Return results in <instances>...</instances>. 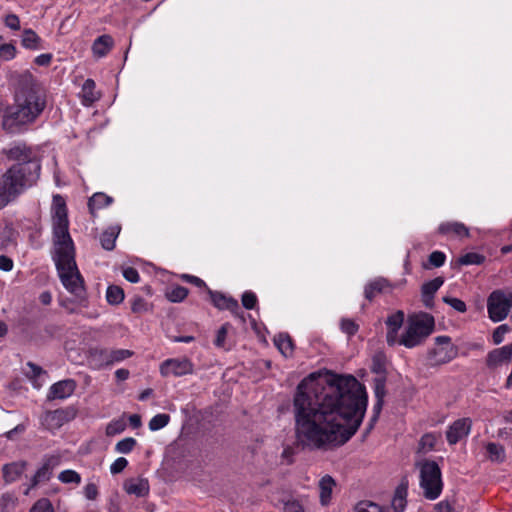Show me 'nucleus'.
Returning <instances> with one entry per match:
<instances>
[{"mask_svg":"<svg viewBox=\"0 0 512 512\" xmlns=\"http://www.w3.org/2000/svg\"><path fill=\"white\" fill-rule=\"evenodd\" d=\"M486 448L491 461L503 462L505 460V449L502 445L491 442Z\"/></svg>","mask_w":512,"mask_h":512,"instance_id":"obj_28","label":"nucleus"},{"mask_svg":"<svg viewBox=\"0 0 512 512\" xmlns=\"http://www.w3.org/2000/svg\"><path fill=\"white\" fill-rule=\"evenodd\" d=\"M58 479L65 484L74 483L78 485L81 483L80 474L70 469L60 472V474L58 475Z\"/></svg>","mask_w":512,"mask_h":512,"instance_id":"obj_35","label":"nucleus"},{"mask_svg":"<svg viewBox=\"0 0 512 512\" xmlns=\"http://www.w3.org/2000/svg\"><path fill=\"white\" fill-rule=\"evenodd\" d=\"M136 444H137V442H136V440L134 438L127 437V438H124V439L120 440L116 444L115 450L118 453L128 454V453H130L134 449Z\"/></svg>","mask_w":512,"mask_h":512,"instance_id":"obj_36","label":"nucleus"},{"mask_svg":"<svg viewBox=\"0 0 512 512\" xmlns=\"http://www.w3.org/2000/svg\"><path fill=\"white\" fill-rule=\"evenodd\" d=\"M4 24L11 30L20 29V19L16 14H8L4 18Z\"/></svg>","mask_w":512,"mask_h":512,"instance_id":"obj_53","label":"nucleus"},{"mask_svg":"<svg viewBox=\"0 0 512 512\" xmlns=\"http://www.w3.org/2000/svg\"><path fill=\"white\" fill-rule=\"evenodd\" d=\"M59 464V458L56 456H46L43 459L42 466L35 472L31 478V483L24 491L28 495L30 490L35 488L42 482H47L51 479L54 468Z\"/></svg>","mask_w":512,"mask_h":512,"instance_id":"obj_10","label":"nucleus"},{"mask_svg":"<svg viewBox=\"0 0 512 512\" xmlns=\"http://www.w3.org/2000/svg\"><path fill=\"white\" fill-rule=\"evenodd\" d=\"M21 43L23 47L30 50H38L42 48V39L32 29H25L23 31Z\"/></svg>","mask_w":512,"mask_h":512,"instance_id":"obj_22","label":"nucleus"},{"mask_svg":"<svg viewBox=\"0 0 512 512\" xmlns=\"http://www.w3.org/2000/svg\"><path fill=\"white\" fill-rule=\"evenodd\" d=\"M383 405H384V401H378L376 400L374 406H373V415L370 419V423H369V428L368 430L372 429L374 424L376 423V421L378 420L379 418V415L381 413V410L383 408Z\"/></svg>","mask_w":512,"mask_h":512,"instance_id":"obj_56","label":"nucleus"},{"mask_svg":"<svg viewBox=\"0 0 512 512\" xmlns=\"http://www.w3.org/2000/svg\"><path fill=\"white\" fill-rule=\"evenodd\" d=\"M355 509L356 512H385L380 505L370 501L359 502Z\"/></svg>","mask_w":512,"mask_h":512,"instance_id":"obj_41","label":"nucleus"},{"mask_svg":"<svg viewBox=\"0 0 512 512\" xmlns=\"http://www.w3.org/2000/svg\"><path fill=\"white\" fill-rule=\"evenodd\" d=\"M75 388L76 382L72 379L56 382L50 387L47 399H66L74 393Z\"/></svg>","mask_w":512,"mask_h":512,"instance_id":"obj_14","label":"nucleus"},{"mask_svg":"<svg viewBox=\"0 0 512 512\" xmlns=\"http://www.w3.org/2000/svg\"><path fill=\"white\" fill-rule=\"evenodd\" d=\"M444 284V278L439 276L428 282H425L421 287L422 302L426 308H433L434 295L439 288Z\"/></svg>","mask_w":512,"mask_h":512,"instance_id":"obj_16","label":"nucleus"},{"mask_svg":"<svg viewBox=\"0 0 512 512\" xmlns=\"http://www.w3.org/2000/svg\"><path fill=\"white\" fill-rule=\"evenodd\" d=\"M106 299L110 305H118L124 300V291L120 286L109 285L106 291Z\"/></svg>","mask_w":512,"mask_h":512,"instance_id":"obj_26","label":"nucleus"},{"mask_svg":"<svg viewBox=\"0 0 512 512\" xmlns=\"http://www.w3.org/2000/svg\"><path fill=\"white\" fill-rule=\"evenodd\" d=\"M83 102L85 104H92L98 99L95 92V82L92 79H87L82 86Z\"/></svg>","mask_w":512,"mask_h":512,"instance_id":"obj_27","label":"nucleus"},{"mask_svg":"<svg viewBox=\"0 0 512 512\" xmlns=\"http://www.w3.org/2000/svg\"><path fill=\"white\" fill-rule=\"evenodd\" d=\"M193 372V364L187 358H173L165 360L160 366V373L167 377L170 375L180 377L191 374Z\"/></svg>","mask_w":512,"mask_h":512,"instance_id":"obj_9","label":"nucleus"},{"mask_svg":"<svg viewBox=\"0 0 512 512\" xmlns=\"http://www.w3.org/2000/svg\"><path fill=\"white\" fill-rule=\"evenodd\" d=\"M319 496L322 505L329 504L333 488L336 486V481L330 475L323 476L319 481Z\"/></svg>","mask_w":512,"mask_h":512,"instance_id":"obj_19","label":"nucleus"},{"mask_svg":"<svg viewBox=\"0 0 512 512\" xmlns=\"http://www.w3.org/2000/svg\"><path fill=\"white\" fill-rule=\"evenodd\" d=\"M183 279L199 288H204L207 290L209 288L206 283L199 277L194 275H183Z\"/></svg>","mask_w":512,"mask_h":512,"instance_id":"obj_60","label":"nucleus"},{"mask_svg":"<svg viewBox=\"0 0 512 512\" xmlns=\"http://www.w3.org/2000/svg\"><path fill=\"white\" fill-rule=\"evenodd\" d=\"M12 269H13V260L6 255H0V270L9 272Z\"/></svg>","mask_w":512,"mask_h":512,"instance_id":"obj_61","label":"nucleus"},{"mask_svg":"<svg viewBox=\"0 0 512 512\" xmlns=\"http://www.w3.org/2000/svg\"><path fill=\"white\" fill-rule=\"evenodd\" d=\"M446 260V255L441 251H434L428 257V264H424L423 267L425 269H430L431 267H441L444 265Z\"/></svg>","mask_w":512,"mask_h":512,"instance_id":"obj_32","label":"nucleus"},{"mask_svg":"<svg viewBox=\"0 0 512 512\" xmlns=\"http://www.w3.org/2000/svg\"><path fill=\"white\" fill-rule=\"evenodd\" d=\"M73 414L67 409H56L46 415V422L52 428H60L73 418Z\"/></svg>","mask_w":512,"mask_h":512,"instance_id":"obj_18","label":"nucleus"},{"mask_svg":"<svg viewBox=\"0 0 512 512\" xmlns=\"http://www.w3.org/2000/svg\"><path fill=\"white\" fill-rule=\"evenodd\" d=\"M123 276L127 281H129L131 283H137L140 280L138 271L133 267L125 268L123 270Z\"/></svg>","mask_w":512,"mask_h":512,"instance_id":"obj_55","label":"nucleus"},{"mask_svg":"<svg viewBox=\"0 0 512 512\" xmlns=\"http://www.w3.org/2000/svg\"><path fill=\"white\" fill-rule=\"evenodd\" d=\"M188 295V289L183 286H175L172 287L167 293L166 296L169 301L177 303L183 301Z\"/></svg>","mask_w":512,"mask_h":512,"instance_id":"obj_30","label":"nucleus"},{"mask_svg":"<svg viewBox=\"0 0 512 512\" xmlns=\"http://www.w3.org/2000/svg\"><path fill=\"white\" fill-rule=\"evenodd\" d=\"M509 331V327L506 324L497 327L492 335L494 344L498 345L504 340L505 334Z\"/></svg>","mask_w":512,"mask_h":512,"instance_id":"obj_50","label":"nucleus"},{"mask_svg":"<svg viewBox=\"0 0 512 512\" xmlns=\"http://www.w3.org/2000/svg\"><path fill=\"white\" fill-rule=\"evenodd\" d=\"M372 372L376 374H384L385 373V363L380 356H375L372 361Z\"/></svg>","mask_w":512,"mask_h":512,"instance_id":"obj_57","label":"nucleus"},{"mask_svg":"<svg viewBox=\"0 0 512 512\" xmlns=\"http://www.w3.org/2000/svg\"><path fill=\"white\" fill-rule=\"evenodd\" d=\"M472 426L470 418H461L452 423L446 432V438L449 444L454 445L463 437H466Z\"/></svg>","mask_w":512,"mask_h":512,"instance_id":"obj_12","label":"nucleus"},{"mask_svg":"<svg viewBox=\"0 0 512 512\" xmlns=\"http://www.w3.org/2000/svg\"><path fill=\"white\" fill-rule=\"evenodd\" d=\"M113 199L101 192L95 193L88 201V208L91 214H94L96 209L104 208L112 203Z\"/></svg>","mask_w":512,"mask_h":512,"instance_id":"obj_24","label":"nucleus"},{"mask_svg":"<svg viewBox=\"0 0 512 512\" xmlns=\"http://www.w3.org/2000/svg\"><path fill=\"white\" fill-rule=\"evenodd\" d=\"M128 465V461L124 457L117 458L110 466V472L113 475L121 473Z\"/></svg>","mask_w":512,"mask_h":512,"instance_id":"obj_49","label":"nucleus"},{"mask_svg":"<svg viewBox=\"0 0 512 512\" xmlns=\"http://www.w3.org/2000/svg\"><path fill=\"white\" fill-rule=\"evenodd\" d=\"M420 467V486L424 490L426 499H437L443 488L441 470L439 465L432 460H424L418 463Z\"/></svg>","mask_w":512,"mask_h":512,"instance_id":"obj_6","label":"nucleus"},{"mask_svg":"<svg viewBox=\"0 0 512 512\" xmlns=\"http://www.w3.org/2000/svg\"><path fill=\"white\" fill-rule=\"evenodd\" d=\"M438 232L442 235H446V234H450V233H453L457 236H465V237H468L469 236V230L468 228L460 223V222H445V223H442L439 228H438Z\"/></svg>","mask_w":512,"mask_h":512,"instance_id":"obj_21","label":"nucleus"},{"mask_svg":"<svg viewBox=\"0 0 512 512\" xmlns=\"http://www.w3.org/2000/svg\"><path fill=\"white\" fill-rule=\"evenodd\" d=\"M84 495L88 500H96L99 495L97 485L95 483H88L84 487Z\"/></svg>","mask_w":512,"mask_h":512,"instance_id":"obj_54","label":"nucleus"},{"mask_svg":"<svg viewBox=\"0 0 512 512\" xmlns=\"http://www.w3.org/2000/svg\"><path fill=\"white\" fill-rule=\"evenodd\" d=\"M487 309L490 319L494 322L502 321L507 317L509 308L503 290H495L490 294Z\"/></svg>","mask_w":512,"mask_h":512,"instance_id":"obj_8","label":"nucleus"},{"mask_svg":"<svg viewBox=\"0 0 512 512\" xmlns=\"http://www.w3.org/2000/svg\"><path fill=\"white\" fill-rule=\"evenodd\" d=\"M119 232V227H110L109 229L105 230L100 236V243L102 248L107 251L113 250Z\"/></svg>","mask_w":512,"mask_h":512,"instance_id":"obj_23","label":"nucleus"},{"mask_svg":"<svg viewBox=\"0 0 512 512\" xmlns=\"http://www.w3.org/2000/svg\"><path fill=\"white\" fill-rule=\"evenodd\" d=\"M294 449L290 446H287L286 448H284L282 454H281V459H282V463L283 464H286V465H291L293 464L294 462Z\"/></svg>","mask_w":512,"mask_h":512,"instance_id":"obj_58","label":"nucleus"},{"mask_svg":"<svg viewBox=\"0 0 512 512\" xmlns=\"http://www.w3.org/2000/svg\"><path fill=\"white\" fill-rule=\"evenodd\" d=\"M283 512H304V509L298 501L293 500L284 503Z\"/></svg>","mask_w":512,"mask_h":512,"instance_id":"obj_59","label":"nucleus"},{"mask_svg":"<svg viewBox=\"0 0 512 512\" xmlns=\"http://www.w3.org/2000/svg\"><path fill=\"white\" fill-rule=\"evenodd\" d=\"M485 261V256L476 252H469L458 258L460 265H480Z\"/></svg>","mask_w":512,"mask_h":512,"instance_id":"obj_29","label":"nucleus"},{"mask_svg":"<svg viewBox=\"0 0 512 512\" xmlns=\"http://www.w3.org/2000/svg\"><path fill=\"white\" fill-rule=\"evenodd\" d=\"M374 393L376 400L384 401L386 395V379L384 376L377 377L374 380Z\"/></svg>","mask_w":512,"mask_h":512,"instance_id":"obj_37","label":"nucleus"},{"mask_svg":"<svg viewBox=\"0 0 512 512\" xmlns=\"http://www.w3.org/2000/svg\"><path fill=\"white\" fill-rule=\"evenodd\" d=\"M403 322H404V312L401 310H398L394 314L388 316L385 323H386L388 329L399 330L402 327Z\"/></svg>","mask_w":512,"mask_h":512,"instance_id":"obj_34","label":"nucleus"},{"mask_svg":"<svg viewBox=\"0 0 512 512\" xmlns=\"http://www.w3.org/2000/svg\"><path fill=\"white\" fill-rule=\"evenodd\" d=\"M391 289L392 285L387 279L383 277H378L365 285L364 297L368 301L372 302L377 295L385 293L386 291Z\"/></svg>","mask_w":512,"mask_h":512,"instance_id":"obj_17","label":"nucleus"},{"mask_svg":"<svg viewBox=\"0 0 512 512\" xmlns=\"http://www.w3.org/2000/svg\"><path fill=\"white\" fill-rule=\"evenodd\" d=\"M170 421L168 414H157L149 421V429L151 431H157L164 428Z\"/></svg>","mask_w":512,"mask_h":512,"instance_id":"obj_33","label":"nucleus"},{"mask_svg":"<svg viewBox=\"0 0 512 512\" xmlns=\"http://www.w3.org/2000/svg\"><path fill=\"white\" fill-rule=\"evenodd\" d=\"M123 489L127 494L141 498L149 495L150 485L147 478L131 477L124 481Z\"/></svg>","mask_w":512,"mask_h":512,"instance_id":"obj_13","label":"nucleus"},{"mask_svg":"<svg viewBox=\"0 0 512 512\" xmlns=\"http://www.w3.org/2000/svg\"><path fill=\"white\" fill-rule=\"evenodd\" d=\"M133 355V352L128 349H116V350H110L109 353V360L110 365L115 362L123 361Z\"/></svg>","mask_w":512,"mask_h":512,"instance_id":"obj_39","label":"nucleus"},{"mask_svg":"<svg viewBox=\"0 0 512 512\" xmlns=\"http://www.w3.org/2000/svg\"><path fill=\"white\" fill-rule=\"evenodd\" d=\"M367 402L365 386L353 375L310 374L293 398L297 444L308 450L345 444L361 425Z\"/></svg>","mask_w":512,"mask_h":512,"instance_id":"obj_1","label":"nucleus"},{"mask_svg":"<svg viewBox=\"0 0 512 512\" xmlns=\"http://www.w3.org/2000/svg\"><path fill=\"white\" fill-rule=\"evenodd\" d=\"M434 317L428 313H419L409 318L405 333L399 339V344L407 348L420 345L434 330Z\"/></svg>","mask_w":512,"mask_h":512,"instance_id":"obj_5","label":"nucleus"},{"mask_svg":"<svg viewBox=\"0 0 512 512\" xmlns=\"http://www.w3.org/2000/svg\"><path fill=\"white\" fill-rule=\"evenodd\" d=\"M443 302L450 305L453 309L460 313H464L467 310L465 302L461 299L445 296L443 297Z\"/></svg>","mask_w":512,"mask_h":512,"instance_id":"obj_44","label":"nucleus"},{"mask_svg":"<svg viewBox=\"0 0 512 512\" xmlns=\"http://www.w3.org/2000/svg\"><path fill=\"white\" fill-rule=\"evenodd\" d=\"M28 467L25 460L7 463L2 467V478L6 484L13 483L21 478Z\"/></svg>","mask_w":512,"mask_h":512,"instance_id":"obj_15","label":"nucleus"},{"mask_svg":"<svg viewBox=\"0 0 512 512\" xmlns=\"http://www.w3.org/2000/svg\"><path fill=\"white\" fill-rule=\"evenodd\" d=\"M459 349L452 343L449 336H437L435 347L427 353V360L431 366H440L451 362L458 356Z\"/></svg>","mask_w":512,"mask_h":512,"instance_id":"obj_7","label":"nucleus"},{"mask_svg":"<svg viewBox=\"0 0 512 512\" xmlns=\"http://www.w3.org/2000/svg\"><path fill=\"white\" fill-rule=\"evenodd\" d=\"M341 329L347 335L353 336L357 333L359 326L350 319H343L341 321Z\"/></svg>","mask_w":512,"mask_h":512,"instance_id":"obj_47","label":"nucleus"},{"mask_svg":"<svg viewBox=\"0 0 512 512\" xmlns=\"http://www.w3.org/2000/svg\"><path fill=\"white\" fill-rule=\"evenodd\" d=\"M30 512H54V508L49 499L41 498L32 506Z\"/></svg>","mask_w":512,"mask_h":512,"instance_id":"obj_42","label":"nucleus"},{"mask_svg":"<svg viewBox=\"0 0 512 512\" xmlns=\"http://www.w3.org/2000/svg\"><path fill=\"white\" fill-rule=\"evenodd\" d=\"M437 438L434 434L427 433L423 435L420 439V447L423 450H432L436 444Z\"/></svg>","mask_w":512,"mask_h":512,"instance_id":"obj_46","label":"nucleus"},{"mask_svg":"<svg viewBox=\"0 0 512 512\" xmlns=\"http://www.w3.org/2000/svg\"><path fill=\"white\" fill-rule=\"evenodd\" d=\"M109 353L110 350L107 349H94L92 351V356L97 358L101 364L110 365Z\"/></svg>","mask_w":512,"mask_h":512,"instance_id":"obj_52","label":"nucleus"},{"mask_svg":"<svg viewBox=\"0 0 512 512\" xmlns=\"http://www.w3.org/2000/svg\"><path fill=\"white\" fill-rule=\"evenodd\" d=\"M113 45V38L108 34H104L94 40L92 45V51L94 55L98 57H103L108 54V52L112 49Z\"/></svg>","mask_w":512,"mask_h":512,"instance_id":"obj_20","label":"nucleus"},{"mask_svg":"<svg viewBox=\"0 0 512 512\" xmlns=\"http://www.w3.org/2000/svg\"><path fill=\"white\" fill-rule=\"evenodd\" d=\"M52 226L55 265L59 278L68 292L80 303L87 301L84 279L75 261V247L69 233L68 211L64 198L56 194L52 203Z\"/></svg>","mask_w":512,"mask_h":512,"instance_id":"obj_2","label":"nucleus"},{"mask_svg":"<svg viewBox=\"0 0 512 512\" xmlns=\"http://www.w3.org/2000/svg\"><path fill=\"white\" fill-rule=\"evenodd\" d=\"M453 508L448 501H441L435 505L436 512H452Z\"/></svg>","mask_w":512,"mask_h":512,"instance_id":"obj_64","label":"nucleus"},{"mask_svg":"<svg viewBox=\"0 0 512 512\" xmlns=\"http://www.w3.org/2000/svg\"><path fill=\"white\" fill-rule=\"evenodd\" d=\"M274 343L280 352L284 356L291 355L293 352V342L289 335L287 334H279L275 339Z\"/></svg>","mask_w":512,"mask_h":512,"instance_id":"obj_25","label":"nucleus"},{"mask_svg":"<svg viewBox=\"0 0 512 512\" xmlns=\"http://www.w3.org/2000/svg\"><path fill=\"white\" fill-rule=\"evenodd\" d=\"M398 331L399 330H394V329H388L387 331V335H386V340H387V343L389 346H393L395 345L397 342L399 343V340H398Z\"/></svg>","mask_w":512,"mask_h":512,"instance_id":"obj_63","label":"nucleus"},{"mask_svg":"<svg viewBox=\"0 0 512 512\" xmlns=\"http://www.w3.org/2000/svg\"><path fill=\"white\" fill-rule=\"evenodd\" d=\"M3 153L15 164L0 176V210L32 187L39 179L41 170L37 152L26 143H16L4 149Z\"/></svg>","mask_w":512,"mask_h":512,"instance_id":"obj_4","label":"nucleus"},{"mask_svg":"<svg viewBox=\"0 0 512 512\" xmlns=\"http://www.w3.org/2000/svg\"><path fill=\"white\" fill-rule=\"evenodd\" d=\"M131 310L133 313L143 314L149 310V304L145 301L144 298L136 296L132 300Z\"/></svg>","mask_w":512,"mask_h":512,"instance_id":"obj_40","label":"nucleus"},{"mask_svg":"<svg viewBox=\"0 0 512 512\" xmlns=\"http://www.w3.org/2000/svg\"><path fill=\"white\" fill-rule=\"evenodd\" d=\"M52 55L50 53L41 54L35 58V63L39 66H48L51 63Z\"/></svg>","mask_w":512,"mask_h":512,"instance_id":"obj_62","label":"nucleus"},{"mask_svg":"<svg viewBox=\"0 0 512 512\" xmlns=\"http://www.w3.org/2000/svg\"><path fill=\"white\" fill-rule=\"evenodd\" d=\"M207 293L210 296L212 304L216 308L219 310H228L235 316L241 317L242 320H244L238 301L236 299L228 297L221 292L212 291L210 288H207Z\"/></svg>","mask_w":512,"mask_h":512,"instance_id":"obj_11","label":"nucleus"},{"mask_svg":"<svg viewBox=\"0 0 512 512\" xmlns=\"http://www.w3.org/2000/svg\"><path fill=\"white\" fill-rule=\"evenodd\" d=\"M407 487L401 485L396 491V496L393 499L392 505L396 512L402 511L405 507L404 496L406 495Z\"/></svg>","mask_w":512,"mask_h":512,"instance_id":"obj_38","label":"nucleus"},{"mask_svg":"<svg viewBox=\"0 0 512 512\" xmlns=\"http://www.w3.org/2000/svg\"><path fill=\"white\" fill-rule=\"evenodd\" d=\"M13 104L4 108L1 127L9 134H20L36 122L47 106L44 86L30 73L19 75L14 85Z\"/></svg>","mask_w":512,"mask_h":512,"instance_id":"obj_3","label":"nucleus"},{"mask_svg":"<svg viewBox=\"0 0 512 512\" xmlns=\"http://www.w3.org/2000/svg\"><path fill=\"white\" fill-rule=\"evenodd\" d=\"M14 507V501L11 495L4 494L0 498V512H11Z\"/></svg>","mask_w":512,"mask_h":512,"instance_id":"obj_51","label":"nucleus"},{"mask_svg":"<svg viewBox=\"0 0 512 512\" xmlns=\"http://www.w3.org/2000/svg\"><path fill=\"white\" fill-rule=\"evenodd\" d=\"M16 48L13 44H3L0 46V58L11 60L15 57Z\"/></svg>","mask_w":512,"mask_h":512,"instance_id":"obj_48","label":"nucleus"},{"mask_svg":"<svg viewBox=\"0 0 512 512\" xmlns=\"http://www.w3.org/2000/svg\"><path fill=\"white\" fill-rule=\"evenodd\" d=\"M126 429V422L124 418L112 420L106 427V435L114 436L122 433Z\"/></svg>","mask_w":512,"mask_h":512,"instance_id":"obj_31","label":"nucleus"},{"mask_svg":"<svg viewBox=\"0 0 512 512\" xmlns=\"http://www.w3.org/2000/svg\"><path fill=\"white\" fill-rule=\"evenodd\" d=\"M231 328V325L229 323L223 324L217 331L216 338L214 340V344L217 347H224L225 340L228 334L229 329Z\"/></svg>","mask_w":512,"mask_h":512,"instance_id":"obj_43","label":"nucleus"},{"mask_svg":"<svg viewBox=\"0 0 512 512\" xmlns=\"http://www.w3.org/2000/svg\"><path fill=\"white\" fill-rule=\"evenodd\" d=\"M241 300L243 307L248 310L254 309L257 304V296L251 291L244 292Z\"/></svg>","mask_w":512,"mask_h":512,"instance_id":"obj_45","label":"nucleus"}]
</instances>
